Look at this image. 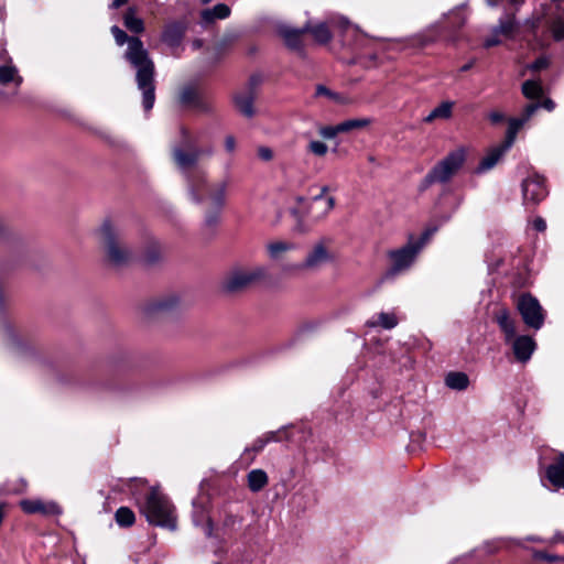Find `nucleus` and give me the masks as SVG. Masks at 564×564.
I'll use <instances>...</instances> for the list:
<instances>
[{
	"label": "nucleus",
	"mask_w": 564,
	"mask_h": 564,
	"mask_svg": "<svg viewBox=\"0 0 564 564\" xmlns=\"http://www.w3.org/2000/svg\"><path fill=\"white\" fill-rule=\"evenodd\" d=\"M219 220V210L208 213L205 216V225L208 227H215Z\"/></svg>",
	"instance_id": "46"
},
{
	"label": "nucleus",
	"mask_w": 564,
	"mask_h": 564,
	"mask_svg": "<svg viewBox=\"0 0 564 564\" xmlns=\"http://www.w3.org/2000/svg\"><path fill=\"white\" fill-rule=\"evenodd\" d=\"M269 478L263 469H252L247 475L248 488L252 492H259L268 485Z\"/></svg>",
	"instance_id": "22"
},
{
	"label": "nucleus",
	"mask_w": 564,
	"mask_h": 564,
	"mask_svg": "<svg viewBox=\"0 0 564 564\" xmlns=\"http://www.w3.org/2000/svg\"><path fill=\"white\" fill-rule=\"evenodd\" d=\"M177 304H178L177 297L170 296L167 299L155 302L151 306V311L156 312V313H165V312H170L173 308H175L177 306Z\"/></svg>",
	"instance_id": "37"
},
{
	"label": "nucleus",
	"mask_w": 564,
	"mask_h": 564,
	"mask_svg": "<svg viewBox=\"0 0 564 564\" xmlns=\"http://www.w3.org/2000/svg\"><path fill=\"white\" fill-rule=\"evenodd\" d=\"M471 66L473 63L465 64L464 66H462L460 72H467L471 68Z\"/></svg>",
	"instance_id": "57"
},
{
	"label": "nucleus",
	"mask_w": 564,
	"mask_h": 564,
	"mask_svg": "<svg viewBox=\"0 0 564 564\" xmlns=\"http://www.w3.org/2000/svg\"><path fill=\"white\" fill-rule=\"evenodd\" d=\"M465 161L466 151L464 148L451 151L425 175L420 188L424 191L435 183L444 184L449 182L451 178L463 167Z\"/></svg>",
	"instance_id": "6"
},
{
	"label": "nucleus",
	"mask_w": 564,
	"mask_h": 564,
	"mask_svg": "<svg viewBox=\"0 0 564 564\" xmlns=\"http://www.w3.org/2000/svg\"><path fill=\"white\" fill-rule=\"evenodd\" d=\"M265 276L267 268L262 265L236 268L225 278L223 289L228 293L241 292L261 282Z\"/></svg>",
	"instance_id": "7"
},
{
	"label": "nucleus",
	"mask_w": 564,
	"mask_h": 564,
	"mask_svg": "<svg viewBox=\"0 0 564 564\" xmlns=\"http://www.w3.org/2000/svg\"><path fill=\"white\" fill-rule=\"evenodd\" d=\"M1 58H2L3 61H6V59H7V51H6V50H2V52H1Z\"/></svg>",
	"instance_id": "58"
},
{
	"label": "nucleus",
	"mask_w": 564,
	"mask_h": 564,
	"mask_svg": "<svg viewBox=\"0 0 564 564\" xmlns=\"http://www.w3.org/2000/svg\"><path fill=\"white\" fill-rule=\"evenodd\" d=\"M522 94L528 99H540L543 95V88L536 80H525L522 84Z\"/></svg>",
	"instance_id": "35"
},
{
	"label": "nucleus",
	"mask_w": 564,
	"mask_h": 564,
	"mask_svg": "<svg viewBox=\"0 0 564 564\" xmlns=\"http://www.w3.org/2000/svg\"><path fill=\"white\" fill-rule=\"evenodd\" d=\"M338 28H340L343 31H344V43H347V40H346V34H348L349 32L351 33H357L358 32V29L357 28H352L350 25V22L346 19V18H339L338 21L336 22Z\"/></svg>",
	"instance_id": "43"
},
{
	"label": "nucleus",
	"mask_w": 564,
	"mask_h": 564,
	"mask_svg": "<svg viewBox=\"0 0 564 564\" xmlns=\"http://www.w3.org/2000/svg\"><path fill=\"white\" fill-rule=\"evenodd\" d=\"M447 40L453 41V40H454V36H453L452 34H449V35L447 36Z\"/></svg>",
	"instance_id": "59"
},
{
	"label": "nucleus",
	"mask_w": 564,
	"mask_h": 564,
	"mask_svg": "<svg viewBox=\"0 0 564 564\" xmlns=\"http://www.w3.org/2000/svg\"><path fill=\"white\" fill-rule=\"evenodd\" d=\"M281 432H268L261 437H258L251 446L245 448L242 457L247 460L252 462L254 459L256 454L260 453L264 446L270 442H280L282 438L280 436Z\"/></svg>",
	"instance_id": "20"
},
{
	"label": "nucleus",
	"mask_w": 564,
	"mask_h": 564,
	"mask_svg": "<svg viewBox=\"0 0 564 564\" xmlns=\"http://www.w3.org/2000/svg\"><path fill=\"white\" fill-rule=\"evenodd\" d=\"M202 153L189 132L182 128L180 144L173 148V159L186 178L191 199L199 204L206 196L212 205L219 210L225 204L226 184L221 183L212 189L203 172L189 171L191 167L196 165Z\"/></svg>",
	"instance_id": "1"
},
{
	"label": "nucleus",
	"mask_w": 564,
	"mask_h": 564,
	"mask_svg": "<svg viewBox=\"0 0 564 564\" xmlns=\"http://www.w3.org/2000/svg\"><path fill=\"white\" fill-rule=\"evenodd\" d=\"M564 543V533L561 531H556L551 540H549L550 544Z\"/></svg>",
	"instance_id": "53"
},
{
	"label": "nucleus",
	"mask_w": 564,
	"mask_h": 564,
	"mask_svg": "<svg viewBox=\"0 0 564 564\" xmlns=\"http://www.w3.org/2000/svg\"><path fill=\"white\" fill-rule=\"evenodd\" d=\"M139 508L149 523L171 531L176 530L177 516L175 507L159 488L152 487L147 492L144 499L139 501Z\"/></svg>",
	"instance_id": "3"
},
{
	"label": "nucleus",
	"mask_w": 564,
	"mask_h": 564,
	"mask_svg": "<svg viewBox=\"0 0 564 564\" xmlns=\"http://www.w3.org/2000/svg\"><path fill=\"white\" fill-rule=\"evenodd\" d=\"M371 120L368 118L361 119H349L339 123V130L341 133L349 132L354 129L365 128L370 124Z\"/></svg>",
	"instance_id": "38"
},
{
	"label": "nucleus",
	"mask_w": 564,
	"mask_h": 564,
	"mask_svg": "<svg viewBox=\"0 0 564 564\" xmlns=\"http://www.w3.org/2000/svg\"><path fill=\"white\" fill-rule=\"evenodd\" d=\"M178 102L182 107L191 108L199 112L208 113L213 110V105L208 99L202 96L195 87L188 85L181 89Z\"/></svg>",
	"instance_id": "14"
},
{
	"label": "nucleus",
	"mask_w": 564,
	"mask_h": 564,
	"mask_svg": "<svg viewBox=\"0 0 564 564\" xmlns=\"http://www.w3.org/2000/svg\"><path fill=\"white\" fill-rule=\"evenodd\" d=\"M547 194L545 180L539 174H532L522 182L523 203L527 206L540 204Z\"/></svg>",
	"instance_id": "12"
},
{
	"label": "nucleus",
	"mask_w": 564,
	"mask_h": 564,
	"mask_svg": "<svg viewBox=\"0 0 564 564\" xmlns=\"http://www.w3.org/2000/svg\"><path fill=\"white\" fill-rule=\"evenodd\" d=\"M294 249L295 245L293 242L282 240L270 242L267 246L269 257L272 260H278L282 257L283 253Z\"/></svg>",
	"instance_id": "31"
},
{
	"label": "nucleus",
	"mask_w": 564,
	"mask_h": 564,
	"mask_svg": "<svg viewBox=\"0 0 564 564\" xmlns=\"http://www.w3.org/2000/svg\"><path fill=\"white\" fill-rule=\"evenodd\" d=\"M532 226L536 231L543 232L546 229V223L542 217H536L532 221Z\"/></svg>",
	"instance_id": "52"
},
{
	"label": "nucleus",
	"mask_w": 564,
	"mask_h": 564,
	"mask_svg": "<svg viewBox=\"0 0 564 564\" xmlns=\"http://www.w3.org/2000/svg\"><path fill=\"white\" fill-rule=\"evenodd\" d=\"M230 15V8L225 3H218L212 9L202 11L200 17L204 23H212L217 19H226Z\"/></svg>",
	"instance_id": "24"
},
{
	"label": "nucleus",
	"mask_w": 564,
	"mask_h": 564,
	"mask_svg": "<svg viewBox=\"0 0 564 564\" xmlns=\"http://www.w3.org/2000/svg\"><path fill=\"white\" fill-rule=\"evenodd\" d=\"M116 522L119 527H131L135 521L133 511L128 507H120L115 513Z\"/></svg>",
	"instance_id": "36"
},
{
	"label": "nucleus",
	"mask_w": 564,
	"mask_h": 564,
	"mask_svg": "<svg viewBox=\"0 0 564 564\" xmlns=\"http://www.w3.org/2000/svg\"><path fill=\"white\" fill-rule=\"evenodd\" d=\"M442 37L441 35V23H434L424 31L411 36L409 39V45L413 47L427 46Z\"/></svg>",
	"instance_id": "19"
},
{
	"label": "nucleus",
	"mask_w": 564,
	"mask_h": 564,
	"mask_svg": "<svg viewBox=\"0 0 564 564\" xmlns=\"http://www.w3.org/2000/svg\"><path fill=\"white\" fill-rule=\"evenodd\" d=\"M444 17H448L451 19V28L453 31L460 29L467 20V15L465 13V6H459L452 11H449Z\"/></svg>",
	"instance_id": "34"
},
{
	"label": "nucleus",
	"mask_w": 564,
	"mask_h": 564,
	"mask_svg": "<svg viewBox=\"0 0 564 564\" xmlns=\"http://www.w3.org/2000/svg\"><path fill=\"white\" fill-rule=\"evenodd\" d=\"M124 26L134 34H140L144 31V22L137 15V9L129 7L123 14Z\"/></svg>",
	"instance_id": "23"
},
{
	"label": "nucleus",
	"mask_w": 564,
	"mask_h": 564,
	"mask_svg": "<svg viewBox=\"0 0 564 564\" xmlns=\"http://www.w3.org/2000/svg\"><path fill=\"white\" fill-rule=\"evenodd\" d=\"M315 97H325L337 105H346L349 102V99L346 96L333 91L324 85L316 86Z\"/></svg>",
	"instance_id": "32"
},
{
	"label": "nucleus",
	"mask_w": 564,
	"mask_h": 564,
	"mask_svg": "<svg viewBox=\"0 0 564 564\" xmlns=\"http://www.w3.org/2000/svg\"><path fill=\"white\" fill-rule=\"evenodd\" d=\"M517 28L514 17L512 14H505L499 19L495 29V33H499L503 37H511Z\"/></svg>",
	"instance_id": "29"
},
{
	"label": "nucleus",
	"mask_w": 564,
	"mask_h": 564,
	"mask_svg": "<svg viewBox=\"0 0 564 564\" xmlns=\"http://www.w3.org/2000/svg\"><path fill=\"white\" fill-rule=\"evenodd\" d=\"M192 521L195 527L203 529L206 538L213 536L214 525L209 517V499L206 496H198L192 501Z\"/></svg>",
	"instance_id": "13"
},
{
	"label": "nucleus",
	"mask_w": 564,
	"mask_h": 564,
	"mask_svg": "<svg viewBox=\"0 0 564 564\" xmlns=\"http://www.w3.org/2000/svg\"><path fill=\"white\" fill-rule=\"evenodd\" d=\"M453 107V101L446 100L441 102L425 117L424 122L430 123L435 119H449L452 117Z\"/></svg>",
	"instance_id": "28"
},
{
	"label": "nucleus",
	"mask_w": 564,
	"mask_h": 564,
	"mask_svg": "<svg viewBox=\"0 0 564 564\" xmlns=\"http://www.w3.org/2000/svg\"><path fill=\"white\" fill-rule=\"evenodd\" d=\"M260 83V79L257 77H251L250 79V89L242 94H237L235 96V104L241 115L247 118H252L254 116V98L256 94L253 91L254 87Z\"/></svg>",
	"instance_id": "16"
},
{
	"label": "nucleus",
	"mask_w": 564,
	"mask_h": 564,
	"mask_svg": "<svg viewBox=\"0 0 564 564\" xmlns=\"http://www.w3.org/2000/svg\"><path fill=\"white\" fill-rule=\"evenodd\" d=\"M333 238L322 237L318 239L306 253L303 262L297 264L296 269L317 271L323 265L332 263L335 260V256L330 250L333 246Z\"/></svg>",
	"instance_id": "9"
},
{
	"label": "nucleus",
	"mask_w": 564,
	"mask_h": 564,
	"mask_svg": "<svg viewBox=\"0 0 564 564\" xmlns=\"http://www.w3.org/2000/svg\"><path fill=\"white\" fill-rule=\"evenodd\" d=\"M524 124H525L524 120H521L519 117L510 118L508 120L506 139L502 142V144L505 145V149H511V147L513 145V143L516 141L518 132Z\"/></svg>",
	"instance_id": "26"
},
{
	"label": "nucleus",
	"mask_w": 564,
	"mask_h": 564,
	"mask_svg": "<svg viewBox=\"0 0 564 564\" xmlns=\"http://www.w3.org/2000/svg\"><path fill=\"white\" fill-rule=\"evenodd\" d=\"M258 156L262 160V161H271L272 158H273V152L270 148L268 147H260L258 149Z\"/></svg>",
	"instance_id": "47"
},
{
	"label": "nucleus",
	"mask_w": 564,
	"mask_h": 564,
	"mask_svg": "<svg viewBox=\"0 0 564 564\" xmlns=\"http://www.w3.org/2000/svg\"><path fill=\"white\" fill-rule=\"evenodd\" d=\"M436 227L426 228L420 238H411L406 245L388 251L387 256L391 262L390 268L382 276L383 281L393 280L397 275L408 271L415 262L416 257L424 246L436 232Z\"/></svg>",
	"instance_id": "4"
},
{
	"label": "nucleus",
	"mask_w": 564,
	"mask_h": 564,
	"mask_svg": "<svg viewBox=\"0 0 564 564\" xmlns=\"http://www.w3.org/2000/svg\"><path fill=\"white\" fill-rule=\"evenodd\" d=\"M186 26L182 22H170L164 25L161 40L172 50H177L185 35Z\"/></svg>",
	"instance_id": "17"
},
{
	"label": "nucleus",
	"mask_w": 564,
	"mask_h": 564,
	"mask_svg": "<svg viewBox=\"0 0 564 564\" xmlns=\"http://www.w3.org/2000/svg\"><path fill=\"white\" fill-rule=\"evenodd\" d=\"M159 257H160L159 250L156 248H152L147 252V254L144 257V261L147 263H154L159 259Z\"/></svg>",
	"instance_id": "49"
},
{
	"label": "nucleus",
	"mask_w": 564,
	"mask_h": 564,
	"mask_svg": "<svg viewBox=\"0 0 564 564\" xmlns=\"http://www.w3.org/2000/svg\"><path fill=\"white\" fill-rule=\"evenodd\" d=\"M318 133H319L321 137H323L325 139H333L338 133H341V131L339 130V123H338L336 126L321 127L319 130H318Z\"/></svg>",
	"instance_id": "42"
},
{
	"label": "nucleus",
	"mask_w": 564,
	"mask_h": 564,
	"mask_svg": "<svg viewBox=\"0 0 564 564\" xmlns=\"http://www.w3.org/2000/svg\"><path fill=\"white\" fill-rule=\"evenodd\" d=\"M541 104V108L546 109L547 111H552L555 108V104L552 99L547 98Z\"/></svg>",
	"instance_id": "54"
},
{
	"label": "nucleus",
	"mask_w": 564,
	"mask_h": 564,
	"mask_svg": "<svg viewBox=\"0 0 564 564\" xmlns=\"http://www.w3.org/2000/svg\"><path fill=\"white\" fill-rule=\"evenodd\" d=\"M527 541H530V542H539V543H542L544 542L543 539L539 538V536H535V535H529L525 538Z\"/></svg>",
	"instance_id": "56"
},
{
	"label": "nucleus",
	"mask_w": 564,
	"mask_h": 564,
	"mask_svg": "<svg viewBox=\"0 0 564 564\" xmlns=\"http://www.w3.org/2000/svg\"><path fill=\"white\" fill-rule=\"evenodd\" d=\"M307 151L316 156H324L328 151V147L322 141L312 140L307 145Z\"/></svg>",
	"instance_id": "39"
},
{
	"label": "nucleus",
	"mask_w": 564,
	"mask_h": 564,
	"mask_svg": "<svg viewBox=\"0 0 564 564\" xmlns=\"http://www.w3.org/2000/svg\"><path fill=\"white\" fill-rule=\"evenodd\" d=\"M445 384L453 390L463 391L469 384V378L465 372L452 371L445 377Z\"/></svg>",
	"instance_id": "25"
},
{
	"label": "nucleus",
	"mask_w": 564,
	"mask_h": 564,
	"mask_svg": "<svg viewBox=\"0 0 564 564\" xmlns=\"http://www.w3.org/2000/svg\"><path fill=\"white\" fill-rule=\"evenodd\" d=\"M328 191L327 186H323L321 189V193L315 195L311 203L310 208H306L305 206H302L303 204H306V199L302 196L296 197V202L299 203V207H294L291 209L292 214L301 218L304 213H311L312 217L314 219H321L324 216H326L335 206V199L334 197H327L324 198L325 193Z\"/></svg>",
	"instance_id": "10"
},
{
	"label": "nucleus",
	"mask_w": 564,
	"mask_h": 564,
	"mask_svg": "<svg viewBox=\"0 0 564 564\" xmlns=\"http://www.w3.org/2000/svg\"><path fill=\"white\" fill-rule=\"evenodd\" d=\"M311 32L316 42L326 44L332 39V33L326 23H318L314 26L308 24V31Z\"/></svg>",
	"instance_id": "33"
},
{
	"label": "nucleus",
	"mask_w": 564,
	"mask_h": 564,
	"mask_svg": "<svg viewBox=\"0 0 564 564\" xmlns=\"http://www.w3.org/2000/svg\"><path fill=\"white\" fill-rule=\"evenodd\" d=\"M517 307L527 326L536 330L543 326L544 311L539 301L531 294L521 295Z\"/></svg>",
	"instance_id": "11"
},
{
	"label": "nucleus",
	"mask_w": 564,
	"mask_h": 564,
	"mask_svg": "<svg viewBox=\"0 0 564 564\" xmlns=\"http://www.w3.org/2000/svg\"><path fill=\"white\" fill-rule=\"evenodd\" d=\"M111 34L117 45L128 44L124 57L135 69L138 89L142 93V106L144 111H150L155 101V66L143 42L137 36H128L118 25L111 26Z\"/></svg>",
	"instance_id": "2"
},
{
	"label": "nucleus",
	"mask_w": 564,
	"mask_h": 564,
	"mask_svg": "<svg viewBox=\"0 0 564 564\" xmlns=\"http://www.w3.org/2000/svg\"><path fill=\"white\" fill-rule=\"evenodd\" d=\"M129 0H113L110 4H109V9H118L122 6H124Z\"/></svg>",
	"instance_id": "55"
},
{
	"label": "nucleus",
	"mask_w": 564,
	"mask_h": 564,
	"mask_svg": "<svg viewBox=\"0 0 564 564\" xmlns=\"http://www.w3.org/2000/svg\"><path fill=\"white\" fill-rule=\"evenodd\" d=\"M9 83H14L15 86L22 84V77L18 74L17 67L11 63L0 65V84L8 85Z\"/></svg>",
	"instance_id": "27"
},
{
	"label": "nucleus",
	"mask_w": 564,
	"mask_h": 564,
	"mask_svg": "<svg viewBox=\"0 0 564 564\" xmlns=\"http://www.w3.org/2000/svg\"><path fill=\"white\" fill-rule=\"evenodd\" d=\"M278 31L289 48L299 53L303 52L302 34L308 31V23H306L302 29H293L288 25H282Z\"/></svg>",
	"instance_id": "18"
},
{
	"label": "nucleus",
	"mask_w": 564,
	"mask_h": 564,
	"mask_svg": "<svg viewBox=\"0 0 564 564\" xmlns=\"http://www.w3.org/2000/svg\"><path fill=\"white\" fill-rule=\"evenodd\" d=\"M20 507L28 514H42L44 517L62 514V508L55 501H44L41 499H24L20 501Z\"/></svg>",
	"instance_id": "15"
},
{
	"label": "nucleus",
	"mask_w": 564,
	"mask_h": 564,
	"mask_svg": "<svg viewBox=\"0 0 564 564\" xmlns=\"http://www.w3.org/2000/svg\"><path fill=\"white\" fill-rule=\"evenodd\" d=\"M533 558L536 561H545V562H564V556L549 554L544 551H534Z\"/></svg>",
	"instance_id": "40"
},
{
	"label": "nucleus",
	"mask_w": 564,
	"mask_h": 564,
	"mask_svg": "<svg viewBox=\"0 0 564 564\" xmlns=\"http://www.w3.org/2000/svg\"><path fill=\"white\" fill-rule=\"evenodd\" d=\"M500 36L501 35L499 33H495V29L492 28L491 34L484 42L485 47H491L500 44Z\"/></svg>",
	"instance_id": "45"
},
{
	"label": "nucleus",
	"mask_w": 564,
	"mask_h": 564,
	"mask_svg": "<svg viewBox=\"0 0 564 564\" xmlns=\"http://www.w3.org/2000/svg\"><path fill=\"white\" fill-rule=\"evenodd\" d=\"M546 66H547V59H546V58L541 57V58L535 59V61L531 64L530 68H531L532 70H540V69L545 68Z\"/></svg>",
	"instance_id": "50"
},
{
	"label": "nucleus",
	"mask_w": 564,
	"mask_h": 564,
	"mask_svg": "<svg viewBox=\"0 0 564 564\" xmlns=\"http://www.w3.org/2000/svg\"><path fill=\"white\" fill-rule=\"evenodd\" d=\"M495 319L503 334L505 343L511 347L517 361L528 362L536 348L534 339L529 335L516 334V323L508 310H498Z\"/></svg>",
	"instance_id": "5"
},
{
	"label": "nucleus",
	"mask_w": 564,
	"mask_h": 564,
	"mask_svg": "<svg viewBox=\"0 0 564 564\" xmlns=\"http://www.w3.org/2000/svg\"><path fill=\"white\" fill-rule=\"evenodd\" d=\"M99 234L106 246L108 259L112 264L119 267L131 260V251L118 242V232L109 220L104 221L99 228Z\"/></svg>",
	"instance_id": "8"
},
{
	"label": "nucleus",
	"mask_w": 564,
	"mask_h": 564,
	"mask_svg": "<svg viewBox=\"0 0 564 564\" xmlns=\"http://www.w3.org/2000/svg\"><path fill=\"white\" fill-rule=\"evenodd\" d=\"M541 108V104L540 102H532V104H529L524 107L521 116L519 117L521 120H524V122L527 123L531 117Z\"/></svg>",
	"instance_id": "41"
},
{
	"label": "nucleus",
	"mask_w": 564,
	"mask_h": 564,
	"mask_svg": "<svg viewBox=\"0 0 564 564\" xmlns=\"http://www.w3.org/2000/svg\"><path fill=\"white\" fill-rule=\"evenodd\" d=\"M510 149H505V145L501 143L495 148H492L479 162L477 167L475 169V173L482 174L489 170H491L496 164L500 161V159L508 152Z\"/></svg>",
	"instance_id": "21"
},
{
	"label": "nucleus",
	"mask_w": 564,
	"mask_h": 564,
	"mask_svg": "<svg viewBox=\"0 0 564 564\" xmlns=\"http://www.w3.org/2000/svg\"><path fill=\"white\" fill-rule=\"evenodd\" d=\"M225 149L227 152L232 153L236 150V139L232 135H227L225 139Z\"/></svg>",
	"instance_id": "51"
},
{
	"label": "nucleus",
	"mask_w": 564,
	"mask_h": 564,
	"mask_svg": "<svg viewBox=\"0 0 564 564\" xmlns=\"http://www.w3.org/2000/svg\"><path fill=\"white\" fill-rule=\"evenodd\" d=\"M488 119L492 124H498L502 122L506 119V117L502 112L494 110L488 113Z\"/></svg>",
	"instance_id": "48"
},
{
	"label": "nucleus",
	"mask_w": 564,
	"mask_h": 564,
	"mask_svg": "<svg viewBox=\"0 0 564 564\" xmlns=\"http://www.w3.org/2000/svg\"><path fill=\"white\" fill-rule=\"evenodd\" d=\"M553 36L555 40L560 41L564 39V21L557 20L554 22L552 26Z\"/></svg>",
	"instance_id": "44"
},
{
	"label": "nucleus",
	"mask_w": 564,
	"mask_h": 564,
	"mask_svg": "<svg viewBox=\"0 0 564 564\" xmlns=\"http://www.w3.org/2000/svg\"><path fill=\"white\" fill-rule=\"evenodd\" d=\"M399 321L394 313L381 312L378 314V319H370L367 325L370 327L380 326L384 329H392L398 325Z\"/></svg>",
	"instance_id": "30"
}]
</instances>
